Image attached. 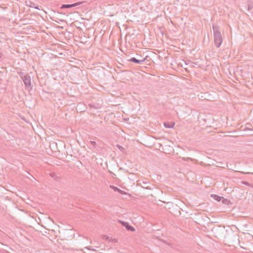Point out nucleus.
I'll return each instance as SVG.
<instances>
[{
	"label": "nucleus",
	"mask_w": 253,
	"mask_h": 253,
	"mask_svg": "<svg viewBox=\"0 0 253 253\" xmlns=\"http://www.w3.org/2000/svg\"><path fill=\"white\" fill-rule=\"evenodd\" d=\"M224 244L229 247H235L236 244L240 243L239 236L233 231L227 232L224 237Z\"/></svg>",
	"instance_id": "1"
},
{
	"label": "nucleus",
	"mask_w": 253,
	"mask_h": 253,
	"mask_svg": "<svg viewBox=\"0 0 253 253\" xmlns=\"http://www.w3.org/2000/svg\"><path fill=\"white\" fill-rule=\"evenodd\" d=\"M214 36V42L216 47L218 48L222 42V38L218 25H212Z\"/></svg>",
	"instance_id": "2"
},
{
	"label": "nucleus",
	"mask_w": 253,
	"mask_h": 253,
	"mask_svg": "<svg viewBox=\"0 0 253 253\" xmlns=\"http://www.w3.org/2000/svg\"><path fill=\"white\" fill-rule=\"evenodd\" d=\"M18 74L20 78L22 79L25 87L28 88L31 85V77L28 74H25L23 72H19Z\"/></svg>",
	"instance_id": "3"
},
{
	"label": "nucleus",
	"mask_w": 253,
	"mask_h": 253,
	"mask_svg": "<svg viewBox=\"0 0 253 253\" xmlns=\"http://www.w3.org/2000/svg\"><path fill=\"white\" fill-rule=\"evenodd\" d=\"M84 1H80L77 2L73 4H62L60 7L61 9H65V8H70L73 7H75L77 6L83 4Z\"/></svg>",
	"instance_id": "4"
},
{
	"label": "nucleus",
	"mask_w": 253,
	"mask_h": 253,
	"mask_svg": "<svg viewBox=\"0 0 253 253\" xmlns=\"http://www.w3.org/2000/svg\"><path fill=\"white\" fill-rule=\"evenodd\" d=\"M138 184L141 186L142 188L151 190V184L150 182L145 181H138Z\"/></svg>",
	"instance_id": "5"
},
{
	"label": "nucleus",
	"mask_w": 253,
	"mask_h": 253,
	"mask_svg": "<svg viewBox=\"0 0 253 253\" xmlns=\"http://www.w3.org/2000/svg\"><path fill=\"white\" fill-rule=\"evenodd\" d=\"M119 222L122 224V225L125 227L128 230L131 231H134L135 229L133 227L131 226L127 222L120 220Z\"/></svg>",
	"instance_id": "6"
},
{
	"label": "nucleus",
	"mask_w": 253,
	"mask_h": 253,
	"mask_svg": "<svg viewBox=\"0 0 253 253\" xmlns=\"http://www.w3.org/2000/svg\"><path fill=\"white\" fill-rule=\"evenodd\" d=\"M147 57L148 56H146L144 59L141 60L137 59L135 57H132L128 61L133 62L134 63L142 64L146 60H147Z\"/></svg>",
	"instance_id": "7"
},
{
	"label": "nucleus",
	"mask_w": 253,
	"mask_h": 253,
	"mask_svg": "<svg viewBox=\"0 0 253 253\" xmlns=\"http://www.w3.org/2000/svg\"><path fill=\"white\" fill-rule=\"evenodd\" d=\"M175 123L174 122H165L164 123V126L167 128H173L174 126Z\"/></svg>",
	"instance_id": "8"
},
{
	"label": "nucleus",
	"mask_w": 253,
	"mask_h": 253,
	"mask_svg": "<svg viewBox=\"0 0 253 253\" xmlns=\"http://www.w3.org/2000/svg\"><path fill=\"white\" fill-rule=\"evenodd\" d=\"M211 197L213 198L215 200L217 201H220L221 199L223 198V197H220L218 195H215V194H212L211 195Z\"/></svg>",
	"instance_id": "9"
},
{
	"label": "nucleus",
	"mask_w": 253,
	"mask_h": 253,
	"mask_svg": "<svg viewBox=\"0 0 253 253\" xmlns=\"http://www.w3.org/2000/svg\"><path fill=\"white\" fill-rule=\"evenodd\" d=\"M110 187L113 189L115 191H118L119 192L122 191V190L119 189L118 187H115L113 185H110Z\"/></svg>",
	"instance_id": "10"
},
{
	"label": "nucleus",
	"mask_w": 253,
	"mask_h": 253,
	"mask_svg": "<svg viewBox=\"0 0 253 253\" xmlns=\"http://www.w3.org/2000/svg\"><path fill=\"white\" fill-rule=\"evenodd\" d=\"M242 183L248 186H251V185L250 183L246 181H242Z\"/></svg>",
	"instance_id": "11"
},
{
	"label": "nucleus",
	"mask_w": 253,
	"mask_h": 253,
	"mask_svg": "<svg viewBox=\"0 0 253 253\" xmlns=\"http://www.w3.org/2000/svg\"><path fill=\"white\" fill-rule=\"evenodd\" d=\"M102 238L104 240H109V237L106 236V235H103L102 236Z\"/></svg>",
	"instance_id": "12"
},
{
	"label": "nucleus",
	"mask_w": 253,
	"mask_h": 253,
	"mask_svg": "<svg viewBox=\"0 0 253 253\" xmlns=\"http://www.w3.org/2000/svg\"><path fill=\"white\" fill-rule=\"evenodd\" d=\"M117 147L121 151H123L124 150V148L121 145L118 144L117 145Z\"/></svg>",
	"instance_id": "13"
},
{
	"label": "nucleus",
	"mask_w": 253,
	"mask_h": 253,
	"mask_svg": "<svg viewBox=\"0 0 253 253\" xmlns=\"http://www.w3.org/2000/svg\"><path fill=\"white\" fill-rule=\"evenodd\" d=\"M250 125L249 124H247L245 127V128H244V130H252V128H250L249 126H249Z\"/></svg>",
	"instance_id": "14"
},
{
	"label": "nucleus",
	"mask_w": 253,
	"mask_h": 253,
	"mask_svg": "<svg viewBox=\"0 0 253 253\" xmlns=\"http://www.w3.org/2000/svg\"><path fill=\"white\" fill-rule=\"evenodd\" d=\"M90 143L91 144V145H92L93 146H95L96 145V142H95L94 141H90Z\"/></svg>",
	"instance_id": "15"
},
{
	"label": "nucleus",
	"mask_w": 253,
	"mask_h": 253,
	"mask_svg": "<svg viewBox=\"0 0 253 253\" xmlns=\"http://www.w3.org/2000/svg\"><path fill=\"white\" fill-rule=\"evenodd\" d=\"M34 5H35L34 3H33L32 2H30V4L29 5V6L31 7H34Z\"/></svg>",
	"instance_id": "16"
},
{
	"label": "nucleus",
	"mask_w": 253,
	"mask_h": 253,
	"mask_svg": "<svg viewBox=\"0 0 253 253\" xmlns=\"http://www.w3.org/2000/svg\"><path fill=\"white\" fill-rule=\"evenodd\" d=\"M242 173H244V174H252V173H251V172H241Z\"/></svg>",
	"instance_id": "17"
},
{
	"label": "nucleus",
	"mask_w": 253,
	"mask_h": 253,
	"mask_svg": "<svg viewBox=\"0 0 253 253\" xmlns=\"http://www.w3.org/2000/svg\"><path fill=\"white\" fill-rule=\"evenodd\" d=\"M88 250H92V251H95V250H94V249H91V247H89L88 248H86Z\"/></svg>",
	"instance_id": "18"
},
{
	"label": "nucleus",
	"mask_w": 253,
	"mask_h": 253,
	"mask_svg": "<svg viewBox=\"0 0 253 253\" xmlns=\"http://www.w3.org/2000/svg\"><path fill=\"white\" fill-rule=\"evenodd\" d=\"M252 8H253V6H251V5H249L248 6V10H250V9H251Z\"/></svg>",
	"instance_id": "19"
},
{
	"label": "nucleus",
	"mask_w": 253,
	"mask_h": 253,
	"mask_svg": "<svg viewBox=\"0 0 253 253\" xmlns=\"http://www.w3.org/2000/svg\"><path fill=\"white\" fill-rule=\"evenodd\" d=\"M34 8H36V9H39V10L40 9L39 7L38 6H34Z\"/></svg>",
	"instance_id": "20"
},
{
	"label": "nucleus",
	"mask_w": 253,
	"mask_h": 253,
	"mask_svg": "<svg viewBox=\"0 0 253 253\" xmlns=\"http://www.w3.org/2000/svg\"><path fill=\"white\" fill-rule=\"evenodd\" d=\"M2 55H3V54L0 52V58H1Z\"/></svg>",
	"instance_id": "21"
},
{
	"label": "nucleus",
	"mask_w": 253,
	"mask_h": 253,
	"mask_svg": "<svg viewBox=\"0 0 253 253\" xmlns=\"http://www.w3.org/2000/svg\"><path fill=\"white\" fill-rule=\"evenodd\" d=\"M187 159H189V160H192V159H191V158H187Z\"/></svg>",
	"instance_id": "22"
},
{
	"label": "nucleus",
	"mask_w": 253,
	"mask_h": 253,
	"mask_svg": "<svg viewBox=\"0 0 253 253\" xmlns=\"http://www.w3.org/2000/svg\"><path fill=\"white\" fill-rule=\"evenodd\" d=\"M182 159H183V160H186V159H185V158H182Z\"/></svg>",
	"instance_id": "23"
},
{
	"label": "nucleus",
	"mask_w": 253,
	"mask_h": 253,
	"mask_svg": "<svg viewBox=\"0 0 253 253\" xmlns=\"http://www.w3.org/2000/svg\"><path fill=\"white\" fill-rule=\"evenodd\" d=\"M241 248H244L242 246H240Z\"/></svg>",
	"instance_id": "24"
}]
</instances>
